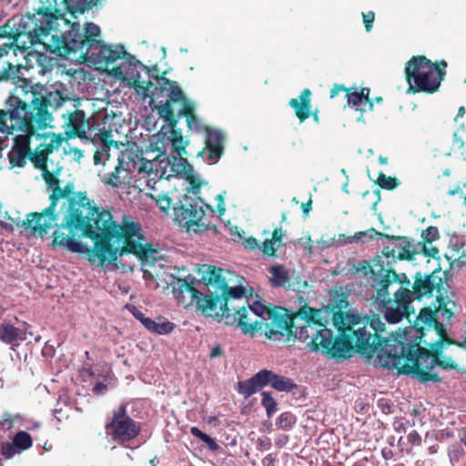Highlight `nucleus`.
Segmentation results:
<instances>
[{
  "label": "nucleus",
  "instance_id": "052dcab7",
  "mask_svg": "<svg viewBox=\"0 0 466 466\" xmlns=\"http://www.w3.org/2000/svg\"><path fill=\"white\" fill-rule=\"evenodd\" d=\"M131 312H132L133 316L137 319H138L140 322H141V319H143L145 318L144 313L135 307H133V309L131 310Z\"/></svg>",
  "mask_w": 466,
  "mask_h": 466
},
{
  "label": "nucleus",
  "instance_id": "a18cd8bd",
  "mask_svg": "<svg viewBox=\"0 0 466 466\" xmlns=\"http://www.w3.org/2000/svg\"><path fill=\"white\" fill-rule=\"evenodd\" d=\"M184 158L186 159L185 163L188 166V167H189V172H190V174H188V175L187 176V179H188V181H189V184H190V187H191V188H192L193 193H194L195 195H198V194L200 192L201 181L198 179V177H195V176H193V175L191 174L192 167L187 163V158H186V157H184ZM180 160H181L182 162H184V160H182L181 158H180Z\"/></svg>",
  "mask_w": 466,
  "mask_h": 466
},
{
  "label": "nucleus",
  "instance_id": "9b49d317",
  "mask_svg": "<svg viewBox=\"0 0 466 466\" xmlns=\"http://www.w3.org/2000/svg\"><path fill=\"white\" fill-rule=\"evenodd\" d=\"M434 63L425 56H414L405 65L408 93L433 94L441 84V76L436 72Z\"/></svg>",
  "mask_w": 466,
  "mask_h": 466
},
{
  "label": "nucleus",
  "instance_id": "39448f33",
  "mask_svg": "<svg viewBox=\"0 0 466 466\" xmlns=\"http://www.w3.org/2000/svg\"><path fill=\"white\" fill-rule=\"evenodd\" d=\"M222 273L223 269L209 266L203 274L202 279L208 288V299L199 305L202 313L214 319L224 318L227 324L237 323L245 334L261 330L264 326L262 313L254 309L263 305L258 303L250 306L245 301L242 306H233V300L246 298V289L241 285L229 287Z\"/></svg>",
  "mask_w": 466,
  "mask_h": 466
},
{
  "label": "nucleus",
  "instance_id": "4468645a",
  "mask_svg": "<svg viewBox=\"0 0 466 466\" xmlns=\"http://www.w3.org/2000/svg\"><path fill=\"white\" fill-rule=\"evenodd\" d=\"M62 18L63 13L58 8L52 12L49 7L42 6L36 14L17 17L16 30L19 36L27 35L32 42H38L49 35L55 20Z\"/></svg>",
  "mask_w": 466,
  "mask_h": 466
},
{
  "label": "nucleus",
  "instance_id": "338daca9",
  "mask_svg": "<svg viewBox=\"0 0 466 466\" xmlns=\"http://www.w3.org/2000/svg\"><path fill=\"white\" fill-rule=\"evenodd\" d=\"M368 461V458L365 457L360 461H355L352 466H366Z\"/></svg>",
  "mask_w": 466,
  "mask_h": 466
},
{
  "label": "nucleus",
  "instance_id": "7c9ffc66",
  "mask_svg": "<svg viewBox=\"0 0 466 466\" xmlns=\"http://www.w3.org/2000/svg\"><path fill=\"white\" fill-rule=\"evenodd\" d=\"M283 235L282 228H276L272 232L271 238H266L260 246V250L263 254L268 257H276L277 250L281 247Z\"/></svg>",
  "mask_w": 466,
  "mask_h": 466
},
{
  "label": "nucleus",
  "instance_id": "e2e57ef3",
  "mask_svg": "<svg viewBox=\"0 0 466 466\" xmlns=\"http://www.w3.org/2000/svg\"><path fill=\"white\" fill-rule=\"evenodd\" d=\"M398 275V278L400 279V280H398L397 282H394L393 284L395 283H399V284H402V283H405V284H410V279L409 278L405 275V274H397Z\"/></svg>",
  "mask_w": 466,
  "mask_h": 466
},
{
  "label": "nucleus",
  "instance_id": "ddd939ff",
  "mask_svg": "<svg viewBox=\"0 0 466 466\" xmlns=\"http://www.w3.org/2000/svg\"><path fill=\"white\" fill-rule=\"evenodd\" d=\"M141 431V422L128 415L127 405L125 403L112 410L105 424V433L109 441L124 448H129Z\"/></svg>",
  "mask_w": 466,
  "mask_h": 466
},
{
  "label": "nucleus",
  "instance_id": "8fccbe9b",
  "mask_svg": "<svg viewBox=\"0 0 466 466\" xmlns=\"http://www.w3.org/2000/svg\"><path fill=\"white\" fill-rule=\"evenodd\" d=\"M350 89V88L346 87L344 85L334 84L330 89L329 96L330 98H334L339 94V92H345V94H347V92H349Z\"/></svg>",
  "mask_w": 466,
  "mask_h": 466
},
{
  "label": "nucleus",
  "instance_id": "a19ab883",
  "mask_svg": "<svg viewBox=\"0 0 466 466\" xmlns=\"http://www.w3.org/2000/svg\"><path fill=\"white\" fill-rule=\"evenodd\" d=\"M13 442L15 447L21 450H27L33 445L30 434L23 431L15 435Z\"/></svg>",
  "mask_w": 466,
  "mask_h": 466
},
{
  "label": "nucleus",
  "instance_id": "412c9836",
  "mask_svg": "<svg viewBox=\"0 0 466 466\" xmlns=\"http://www.w3.org/2000/svg\"><path fill=\"white\" fill-rule=\"evenodd\" d=\"M173 293L178 303L183 304L184 307H188L194 302L198 309L202 311L201 301L208 299V289L206 293L198 291L193 285V282L188 283L185 279H177L173 286Z\"/></svg>",
  "mask_w": 466,
  "mask_h": 466
},
{
  "label": "nucleus",
  "instance_id": "dca6fc26",
  "mask_svg": "<svg viewBox=\"0 0 466 466\" xmlns=\"http://www.w3.org/2000/svg\"><path fill=\"white\" fill-rule=\"evenodd\" d=\"M266 386L281 392H290L298 387L291 379L263 369L250 379L238 381V391L245 398H248Z\"/></svg>",
  "mask_w": 466,
  "mask_h": 466
},
{
  "label": "nucleus",
  "instance_id": "69168bd1",
  "mask_svg": "<svg viewBox=\"0 0 466 466\" xmlns=\"http://www.w3.org/2000/svg\"><path fill=\"white\" fill-rule=\"evenodd\" d=\"M461 187H463L462 186L461 187L460 185H458L456 187H454L453 189H450L447 194L449 196H455L457 194H460L461 193Z\"/></svg>",
  "mask_w": 466,
  "mask_h": 466
},
{
  "label": "nucleus",
  "instance_id": "4be33fe9",
  "mask_svg": "<svg viewBox=\"0 0 466 466\" xmlns=\"http://www.w3.org/2000/svg\"><path fill=\"white\" fill-rule=\"evenodd\" d=\"M311 91L305 88L301 91L299 97L291 98L289 106L293 108L295 116L300 123H303L310 116L316 124L319 123V111L316 109L311 111Z\"/></svg>",
  "mask_w": 466,
  "mask_h": 466
},
{
  "label": "nucleus",
  "instance_id": "4d7b16f0",
  "mask_svg": "<svg viewBox=\"0 0 466 466\" xmlns=\"http://www.w3.org/2000/svg\"><path fill=\"white\" fill-rule=\"evenodd\" d=\"M223 353V350L221 349V347L219 345H216L212 348L210 353H209V358L210 359H215V358H218V357H220Z\"/></svg>",
  "mask_w": 466,
  "mask_h": 466
},
{
  "label": "nucleus",
  "instance_id": "9d476101",
  "mask_svg": "<svg viewBox=\"0 0 466 466\" xmlns=\"http://www.w3.org/2000/svg\"><path fill=\"white\" fill-rule=\"evenodd\" d=\"M455 309L456 303L448 296L438 295L434 309L431 307L422 308L416 317L412 326L416 336H421V332H423L425 337L430 335L449 337L443 323L440 319L450 322L454 317Z\"/></svg>",
  "mask_w": 466,
  "mask_h": 466
},
{
  "label": "nucleus",
  "instance_id": "c9c22d12",
  "mask_svg": "<svg viewBox=\"0 0 466 466\" xmlns=\"http://www.w3.org/2000/svg\"><path fill=\"white\" fill-rule=\"evenodd\" d=\"M29 153L11 149L8 154L10 168L24 167L26 164V158H29Z\"/></svg>",
  "mask_w": 466,
  "mask_h": 466
},
{
  "label": "nucleus",
  "instance_id": "864d4df0",
  "mask_svg": "<svg viewBox=\"0 0 466 466\" xmlns=\"http://www.w3.org/2000/svg\"><path fill=\"white\" fill-rule=\"evenodd\" d=\"M434 66L437 68L436 72L441 76V82L444 79V76L446 75V67L448 66V64L445 60H441L437 63H434Z\"/></svg>",
  "mask_w": 466,
  "mask_h": 466
},
{
  "label": "nucleus",
  "instance_id": "37998d69",
  "mask_svg": "<svg viewBox=\"0 0 466 466\" xmlns=\"http://www.w3.org/2000/svg\"><path fill=\"white\" fill-rule=\"evenodd\" d=\"M175 329V324L170 321H164V322H155L154 328H152L151 332L164 335V334H169L173 331Z\"/></svg>",
  "mask_w": 466,
  "mask_h": 466
},
{
  "label": "nucleus",
  "instance_id": "49530a36",
  "mask_svg": "<svg viewBox=\"0 0 466 466\" xmlns=\"http://www.w3.org/2000/svg\"><path fill=\"white\" fill-rule=\"evenodd\" d=\"M62 138L53 135L50 137V141L48 143H45L42 145L44 149L46 150L47 154H51L54 149L58 148L61 146Z\"/></svg>",
  "mask_w": 466,
  "mask_h": 466
},
{
  "label": "nucleus",
  "instance_id": "a211bd4d",
  "mask_svg": "<svg viewBox=\"0 0 466 466\" xmlns=\"http://www.w3.org/2000/svg\"><path fill=\"white\" fill-rule=\"evenodd\" d=\"M158 114L170 127L167 140L171 143L173 152L186 161L183 157L188 155L186 150V147L189 145L188 135H183L182 130L177 127V117L179 116L175 115L171 103L166 101L159 106Z\"/></svg>",
  "mask_w": 466,
  "mask_h": 466
},
{
  "label": "nucleus",
  "instance_id": "b1692460",
  "mask_svg": "<svg viewBox=\"0 0 466 466\" xmlns=\"http://www.w3.org/2000/svg\"><path fill=\"white\" fill-rule=\"evenodd\" d=\"M270 284L273 288H285L288 290L299 292L302 289L308 286L307 281L303 282H290L288 270L282 265H274L269 268Z\"/></svg>",
  "mask_w": 466,
  "mask_h": 466
},
{
  "label": "nucleus",
  "instance_id": "6e6552de",
  "mask_svg": "<svg viewBox=\"0 0 466 466\" xmlns=\"http://www.w3.org/2000/svg\"><path fill=\"white\" fill-rule=\"evenodd\" d=\"M369 237L374 238L375 237H385L389 239L388 244L383 248L382 254L376 256L371 261L361 260L359 262L356 269L361 272L365 277H372V267L378 264L385 270L394 271L391 268L392 263L397 259L413 260L417 252L412 248V245L407 237L400 236H388L370 228L368 231H361L354 235V238L359 241L362 238Z\"/></svg>",
  "mask_w": 466,
  "mask_h": 466
},
{
  "label": "nucleus",
  "instance_id": "bb28decb",
  "mask_svg": "<svg viewBox=\"0 0 466 466\" xmlns=\"http://www.w3.org/2000/svg\"><path fill=\"white\" fill-rule=\"evenodd\" d=\"M101 0H62L64 9L61 10L63 16L68 13L73 18H76L77 15H83L86 11L96 7Z\"/></svg>",
  "mask_w": 466,
  "mask_h": 466
},
{
  "label": "nucleus",
  "instance_id": "1a4fd4ad",
  "mask_svg": "<svg viewBox=\"0 0 466 466\" xmlns=\"http://www.w3.org/2000/svg\"><path fill=\"white\" fill-rule=\"evenodd\" d=\"M62 167L56 166L52 169L49 167L41 171L42 177L46 184L50 187H54L50 195V204L47 208L41 212H31L27 215L26 219L17 222L18 227H25L29 228L34 234H46L48 230L55 226H57L59 219V212L56 211L57 202L60 198H65L66 190L59 187L58 176Z\"/></svg>",
  "mask_w": 466,
  "mask_h": 466
},
{
  "label": "nucleus",
  "instance_id": "f257e3e1",
  "mask_svg": "<svg viewBox=\"0 0 466 466\" xmlns=\"http://www.w3.org/2000/svg\"><path fill=\"white\" fill-rule=\"evenodd\" d=\"M348 307L344 293L328 305L337 335L328 329V320L320 316L321 310L307 305L294 314H289L283 307L258 306L254 310L262 313L261 330L268 339L289 344L299 339L308 341L307 346L311 350H320L334 359H347L355 351L370 360L381 348L384 322L380 314L360 316L346 311Z\"/></svg>",
  "mask_w": 466,
  "mask_h": 466
},
{
  "label": "nucleus",
  "instance_id": "7ed1b4c3",
  "mask_svg": "<svg viewBox=\"0 0 466 466\" xmlns=\"http://www.w3.org/2000/svg\"><path fill=\"white\" fill-rule=\"evenodd\" d=\"M67 100L62 91L45 85H31L23 79L15 86L0 109V132H24L15 137L14 150L29 153L30 137L38 130L46 129L54 120L53 113Z\"/></svg>",
  "mask_w": 466,
  "mask_h": 466
},
{
  "label": "nucleus",
  "instance_id": "6e6d98bb",
  "mask_svg": "<svg viewBox=\"0 0 466 466\" xmlns=\"http://www.w3.org/2000/svg\"><path fill=\"white\" fill-rule=\"evenodd\" d=\"M217 200L218 201V211L219 215L222 216V215H224V213L226 211L224 198H223L222 195H218Z\"/></svg>",
  "mask_w": 466,
  "mask_h": 466
},
{
  "label": "nucleus",
  "instance_id": "2eb2a0df",
  "mask_svg": "<svg viewBox=\"0 0 466 466\" xmlns=\"http://www.w3.org/2000/svg\"><path fill=\"white\" fill-rule=\"evenodd\" d=\"M153 77L157 85L153 84L151 88H155V90L159 91L161 93L170 90L167 96V102L169 103H177L181 102L182 107L179 109L177 116H183L186 118L187 132H190L192 128H199L200 127V119L195 114V105L188 101L181 90L178 84L175 81H171L166 77V72H163L161 76L152 75L148 76V79L151 80Z\"/></svg>",
  "mask_w": 466,
  "mask_h": 466
},
{
  "label": "nucleus",
  "instance_id": "423d86ee",
  "mask_svg": "<svg viewBox=\"0 0 466 466\" xmlns=\"http://www.w3.org/2000/svg\"><path fill=\"white\" fill-rule=\"evenodd\" d=\"M372 277H369L370 286L376 290L373 296L374 303L379 306V309L383 313L384 319L390 324H396L406 318L410 322V303L412 302L411 292L408 289L399 287L394 291V299H390V287L394 282L400 280L395 271L383 269L378 264L372 267Z\"/></svg>",
  "mask_w": 466,
  "mask_h": 466
},
{
  "label": "nucleus",
  "instance_id": "a878e982",
  "mask_svg": "<svg viewBox=\"0 0 466 466\" xmlns=\"http://www.w3.org/2000/svg\"><path fill=\"white\" fill-rule=\"evenodd\" d=\"M12 48L13 43L5 44L0 47V82L12 81L15 83L20 80V66H15L5 59Z\"/></svg>",
  "mask_w": 466,
  "mask_h": 466
},
{
  "label": "nucleus",
  "instance_id": "393cba45",
  "mask_svg": "<svg viewBox=\"0 0 466 466\" xmlns=\"http://www.w3.org/2000/svg\"><path fill=\"white\" fill-rule=\"evenodd\" d=\"M370 89L362 87L360 91H349L345 94L347 97V104L349 106L360 111L361 114L371 111L374 106V102L370 98Z\"/></svg>",
  "mask_w": 466,
  "mask_h": 466
},
{
  "label": "nucleus",
  "instance_id": "6ab92c4d",
  "mask_svg": "<svg viewBox=\"0 0 466 466\" xmlns=\"http://www.w3.org/2000/svg\"><path fill=\"white\" fill-rule=\"evenodd\" d=\"M205 133V147L197 153V157H203L206 155V159L209 163H217L222 157L225 150V135L217 128L208 126H204L200 122L199 128H192L190 131Z\"/></svg>",
  "mask_w": 466,
  "mask_h": 466
},
{
  "label": "nucleus",
  "instance_id": "aec40b11",
  "mask_svg": "<svg viewBox=\"0 0 466 466\" xmlns=\"http://www.w3.org/2000/svg\"><path fill=\"white\" fill-rule=\"evenodd\" d=\"M125 162L128 173L137 172L138 175H145L152 180L158 177L157 162L144 158L142 151L129 150L125 152Z\"/></svg>",
  "mask_w": 466,
  "mask_h": 466
},
{
  "label": "nucleus",
  "instance_id": "13d9d810",
  "mask_svg": "<svg viewBox=\"0 0 466 466\" xmlns=\"http://www.w3.org/2000/svg\"><path fill=\"white\" fill-rule=\"evenodd\" d=\"M393 428L397 432H405L406 431V424L401 420H396L393 423Z\"/></svg>",
  "mask_w": 466,
  "mask_h": 466
},
{
  "label": "nucleus",
  "instance_id": "0e129e2a",
  "mask_svg": "<svg viewBox=\"0 0 466 466\" xmlns=\"http://www.w3.org/2000/svg\"><path fill=\"white\" fill-rule=\"evenodd\" d=\"M311 204H312L311 199H309L308 202L302 204L301 208H302L304 214L307 215L309 212V210L311 209Z\"/></svg>",
  "mask_w": 466,
  "mask_h": 466
},
{
  "label": "nucleus",
  "instance_id": "680f3d73",
  "mask_svg": "<svg viewBox=\"0 0 466 466\" xmlns=\"http://www.w3.org/2000/svg\"><path fill=\"white\" fill-rule=\"evenodd\" d=\"M381 454H382L383 459L386 461L390 460L393 456V453H392L391 450H390V449H383L381 451Z\"/></svg>",
  "mask_w": 466,
  "mask_h": 466
},
{
  "label": "nucleus",
  "instance_id": "c756f323",
  "mask_svg": "<svg viewBox=\"0 0 466 466\" xmlns=\"http://www.w3.org/2000/svg\"><path fill=\"white\" fill-rule=\"evenodd\" d=\"M25 330L15 328L10 323L0 324V340L5 344L12 345L17 340H25Z\"/></svg>",
  "mask_w": 466,
  "mask_h": 466
},
{
  "label": "nucleus",
  "instance_id": "cd10ccee",
  "mask_svg": "<svg viewBox=\"0 0 466 466\" xmlns=\"http://www.w3.org/2000/svg\"><path fill=\"white\" fill-rule=\"evenodd\" d=\"M87 123L86 113L83 110L74 111L68 117L67 127L69 134L79 138H85Z\"/></svg>",
  "mask_w": 466,
  "mask_h": 466
},
{
  "label": "nucleus",
  "instance_id": "4c0bfd02",
  "mask_svg": "<svg viewBox=\"0 0 466 466\" xmlns=\"http://www.w3.org/2000/svg\"><path fill=\"white\" fill-rule=\"evenodd\" d=\"M190 433L206 443L210 451H216L219 449V445L217 443L215 439L200 431L198 427H192L190 429Z\"/></svg>",
  "mask_w": 466,
  "mask_h": 466
},
{
  "label": "nucleus",
  "instance_id": "de8ad7c7",
  "mask_svg": "<svg viewBox=\"0 0 466 466\" xmlns=\"http://www.w3.org/2000/svg\"><path fill=\"white\" fill-rule=\"evenodd\" d=\"M156 202L161 211L167 212L170 208L172 199L167 195H159Z\"/></svg>",
  "mask_w": 466,
  "mask_h": 466
},
{
  "label": "nucleus",
  "instance_id": "774afa93",
  "mask_svg": "<svg viewBox=\"0 0 466 466\" xmlns=\"http://www.w3.org/2000/svg\"><path fill=\"white\" fill-rule=\"evenodd\" d=\"M424 252L434 258L435 255L439 253V249L437 248H432L429 252H427L426 248H424Z\"/></svg>",
  "mask_w": 466,
  "mask_h": 466
},
{
  "label": "nucleus",
  "instance_id": "58836bf2",
  "mask_svg": "<svg viewBox=\"0 0 466 466\" xmlns=\"http://www.w3.org/2000/svg\"><path fill=\"white\" fill-rule=\"evenodd\" d=\"M261 396V405L265 408L267 416L270 418L277 411V402L268 391H262Z\"/></svg>",
  "mask_w": 466,
  "mask_h": 466
},
{
  "label": "nucleus",
  "instance_id": "f03ea898",
  "mask_svg": "<svg viewBox=\"0 0 466 466\" xmlns=\"http://www.w3.org/2000/svg\"><path fill=\"white\" fill-rule=\"evenodd\" d=\"M66 213L61 228L69 230L68 234L56 230L53 233V246L65 247L72 252H81L82 244L76 239V234L94 241V253L99 262L115 263L117 258L125 255H136L143 263L151 254L157 252L151 244H143L144 236L138 222L130 221L126 217L121 224L113 219L110 211L101 209L92 204L86 192H76L68 197L71 188L67 185Z\"/></svg>",
  "mask_w": 466,
  "mask_h": 466
},
{
  "label": "nucleus",
  "instance_id": "ea45409f",
  "mask_svg": "<svg viewBox=\"0 0 466 466\" xmlns=\"http://www.w3.org/2000/svg\"><path fill=\"white\" fill-rule=\"evenodd\" d=\"M296 417L289 411L281 413L277 419V426L284 431L290 430L296 423Z\"/></svg>",
  "mask_w": 466,
  "mask_h": 466
},
{
  "label": "nucleus",
  "instance_id": "20e7f679",
  "mask_svg": "<svg viewBox=\"0 0 466 466\" xmlns=\"http://www.w3.org/2000/svg\"><path fill=\"white\" fill-rule=\"evenodd\" d=\"M388 332H381V348L377 355L380 366L397 370L400 374L416 376L420 382H440L441 378L431 370L435 366L443 370H457L458 364L451 358L441 359L446 346L456 344L450 337L428 339L415 336L408 342L398 339H388Z\"/></svg>",
  "mask_w": 466,
  "mask_h": 466
},
{
  "label": "nucleus",
  "instance_id": "f704fd0d",
  "mask_svg": "<svg viewBox=\"0 0 466 466\" xmlns=\"http://www.w3.org/2000/svg\"><path fill=\"white\" fill-rule=\"evenodd\" d=\"M48 155L44 148H36L35 152H30L29 160L35 168L42 170L48 167Z\"/></svg>",
  "mask_w": 466,
  "mask_h": 466
},
{
  "label": "nucleus",
  "instance_id": "c03bdc74",
  "mask_svg": "<svg viewBox=\"0 0 466 466\" xmlns=\"http://www.w3.org/2000/svg\"><path fill=\"white\" fill-rule=\"evenodd\" d=\"M15 418H20L19 414H16ZM14 417L7 411L4 412L0 420V431H6L13 428Z\"/></svg>",
  "mask_w": 466,
  "mask_h": 466
},
{
  "label": "nucleus",
  "instance_id": "f3484780",
  "mask_svg": "<svg viewBox=\"0 0 466 466\" xmlns=\"http://www.w3.org/2000/svg\"><path fill=\"white\" fill-rule=\"evenodd\" d=\"M208 214L206 213L203 206L198 207L197 204H181L174 208L175 220L184 226L188 232L201 233L208 229H217V227L212 223L215 210L214 208L205 204Z\"/></svg>",
  "mask_w": 466,
  "mask_h": 466
},
{
  "label": "nucleus",
  "instance_id": "5701e85b",
  "mask_svg": "<svg viewBox=\"0 0 466 466\" xmlns=\"http://www.w3.org/2000/svg\"><path fill=\"white\" fill-rule=\"evenodd\" d=\"M414 279L415 280L412 285V290H410L412 299H420L423 296H431L435 289H437L438 292L441 291L442 280L441 279H439V281L436 282V278L433 273L422 276L420 272H417Z\"/></svg>",
  "mask_w": 466,
  "mask_h": 466
},
{
  "label": "nucleus",
  "instance_id": "603ef678",
  "mask_svg": "<svg viewBox=\"0 0 466 466\" xmlns=\"http://www.w3.org/2000/svg\"><path fill=\"white\" fill-rule=\"evenodd\" d=\"M243 244L246 248L251 249V250L256 249V248L260 249V246H261L258 244V239L254 237L248 238L247 239H245Z\"/></svg>",
  "mask_w": 466,
  "mask_h": 466
},
{
  "label": "nucleus",
  "instance_id": "f8f14e48",
  "mask_svg": "<svg viewBox=\"0 0 466 466\" xmlns=\"http://www.w3.org/2000/svg\"><path fill=\"white\" fill-rule=\"evenodd\" d=\"M100 27L88 22L85 25L84 31L81 29L78 22L71 23L70 29L66 31L61 40V45L57 46L59 53L63 56L71 54H80V57L86 58L89 54L93 56L97 47L100 46Z\"/></svg>",
  "mask_w": 466,
  "mask_h": 466
},
{
  "label": "nucleus",
  "instance_id": "79ce46f5",
  "mask_svg": "<svg viewBox=\"0 0 466 466\" xmlns=\"http://www.w3.org/2000/svg\"><path fill=\"white\" fill-rule=\"evenodd\" d=\"M421 238L424 244H431L433 241L439 239L440 233L438 228L433 226L428 227L425 230L422 231Z\"/></svg>",
  "mask_w": 466,
  "mask_h": 466
},
{
  "label": "nucleus",
  "instance_id": "c85d7f7f",
  "mask_svg": "<svg viewBox=\"0 0 466 466\" xmlns=\"http://www.w3.org/2000/svg\"><path fill=\"white\" fill-rule=\"evenodd\" d=\"M112 131L109 129L103 128L98 131L97 138L105 148L96 151L94 155V163L96 165L101 164L103 160L109 159L108 149L111 146L115 145L117 147L116 142L112 139Z\"/></svg>",
  "mask_w": 466,
  "mask_h": 466
},
{
  "label": "nucleus",
  "instance_id": "473e14b6",
  "mask_svg": "<svg viewBox=\"0 0 466 466\" xmlns=\"http://www.w3.org/2000/svg\"><path fill=\"white\" fill-rule=\"evenodd\" d=\"M121 170L127 171V163L125 162V153L118 158V164L115 170L105 175L103 181L112 187H117L121 182L119 173Z\"/></svg>",
  "mask_w": 466,
  "mask_h": 466
},
{
  "label": "nucleus",
  "instance_id": "0eeeda50",
  "mask_svg": "<svg viewBox=\"0 0 466 466\" xmlns=\"http://www.w3.org/2000/svg\"><path fill=\"white\" fill-rule=\"evenodd\" d=\"M95 53L96 59L98 63H104L106 66L115 63L119 58L125 60L123 66H114L111 73L123 81H127L128 85L134 88L136 93L142 98L151 97L150 89L153 82L150 79L141 80L139 69L146 71L148 75L154 70L157 71V66L148 67L138 61L134 56L127 53L123 46L113 47L112 46L104 45L100 40V46Z\"/></svg>",
  "mask_w": 466,
  "mask_h": 466
},
{
  "label": "nucleus",
  "instance_id": "09e8293b",
  "mask_svg": "<svg viewBox=\"0 0 466 466\" xmlns=\"http://www.w3.org/2000/svg\"><path fill=\"white\" fill-rule=\"evenodd\" d=\"M363 23L367 32H370L372 28L373 22L375 20V14L372 11L362 13Z\"/></svg>",
  "mask_w": 466,
  "mask_h": 466
},
{
  "label": "nucleus",
  "instance_id": "5fc2aeb1",
  "mask_svg": "<svg viewBox=\"0 0 466 466\" xmlns=\"http://www.w3.org/2000/svg\"><path fill=\"white\" fill-rule=\"evenodd\" d=\"M107 390V386L103 382H97L93 388V393L95 395H101Z\"/></svg>",
  "mask_w": 466,
  "mask_h": 466
},
{
  "label": "nucleus",
  "instance_id": "2f4dec72",
  "mask_svg": "<svg viewBox=\"0 0 466 466\" xmlns=\"http://www.w3.org/2000/svg\"><path fill=\"white\" fill-rule=\"evenodd\" d=\"M422 443V438L416 430L410 431L406 439L400 437L399 439V445L401 451L407 454H411L415 447H420Z\"/></svg>",
  "mask_w": 466,
  "mask_h": 466
},
{
  "label": "nucleus",
  "instance_id": "3c124183",
  "mask_svg": "<svg viewBox=\"0 0 466 466\" xmlns=\"http://www.w3.org/2000/svg\"><path fill=\"white\" fill-rule=\"evenodd\" d=\"M378 407L384 414H390L391 413V406L390 404V401L387 399H380L378 400Z\"/></svg>",
  "mask_w": 466,
  "mask_h": 466
},
{
  "label": "nucleus",
  "instance_id": "bf43d9fd",
  "mask_svg": "<svg viewBox=\"0 0 466 466\" xmlns=\"http://www.w3.org/2000/svg\"><path fill=\"white\" fill-rule=\"evenodd\" d=\"M155 322H156L155 320L151 319L150 318H147V317H145L143 319H141V323L149 331H151L152 328H154Z\"/></svg>",
  "mask_w": 466,
  "mask_h": 466
},
{
  "label": "nucleus",
  "instance_id": "e433bc0d",
  "mask_svg": "<svg viewBox=\"0 0 466 466\" xmlns=\"http://www.w3.org/2000/svg\"><path fill=\"white\" fill-rule=\"evenodd\" d=\"M375 183L380 188L387 190H393L400 185V181L397 177L386 176L383 172H380Z\"/></svg>",
  "mask_w": 466,
  "mask_h": 466
},
{
  "label": "nucleus",
  "instance_id": "72a5a7b5",
  "mask_svg": "<svg viewBox=\"0 0 466 466\" xmlns=\"http://www.w3.org/2000/svg\"><path fill=\"white\" fill-rule=\"evenodd\" d=\"M17 17L13 16L8 19L4 25L0 26V37L1 38H12L13 46L19 38V33H17L16 25H17Z\"/></svg>",
  "mask_w": 466,
  "mask_h": 466
}]
</instances>
